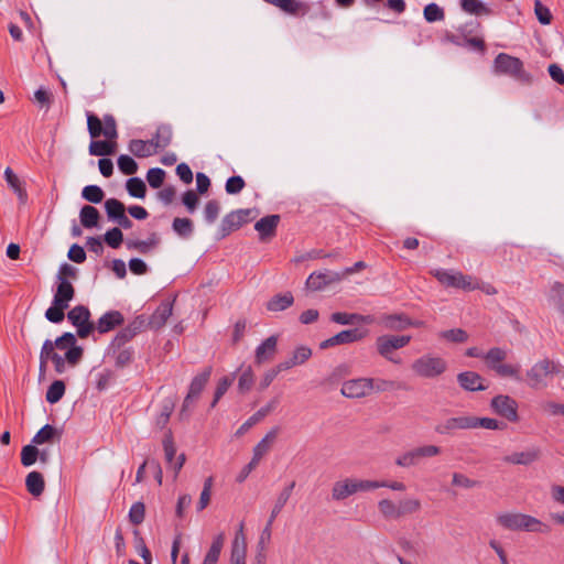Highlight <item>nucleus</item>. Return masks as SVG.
<instances>
[{"instance_id":"nucleus-22","label":"nucleus","mask_w":564,"mask_h":564,"mask_svg":"<svg viewBox=\"0 0 564 564\" xmlns=\"http://www.w3.org/2000/svg\"><path fill=\"white\" fill-rule=\"evenodd\" d=\"M376 349L378 354L386 360L395 365L402 364V359L394 355V351L398 349L394 348L393 344L390 341V338H388L386 335H381L376 339Z\"/></svg>"},{"instance_id":"nucleus-54","label":"nucleus","mask_w":564,"mask_h":564,"mask_svg":"<svg viewBox=\"0 0 564 564\" xmlns=\"http://www.w3.org/2000/svg\"><path fill=\"white\" fill-rule=\"evenodd\" d=\"M330 319L337 324L349 325L359 321H364V316L358 314L337 312L332 314Z\"/></svg>"},{"instance_id":"nucleus-40","label":"nucleus","mask_w":564,"mask_h":564,"mask_svg":"<svg viewBox=\"0 0 564 564\" xmlns=\"http://www.w3.org/2000/svg\"><path fill=\"white\" fill-rule=\"evenodd\" d=\"M116 143L111 141H91L89 153L96 156H105L115 153Z\"/></svg>"},{"instance_id":"nucleus-34","label":"nucleus","mask_w":564,"mask_h":564,"mask_svg":"<svg viewBox=\"0 0 564 564\" xmlns=\"http://www.w3.org/2000/svg\"><path fill=\"white\" fill-rule=\"evenodd\" d=\"M25 485L28 491L34 497H37L42 495V492L44 491L45 482L42 474H40L39 471H31L26 476Z\"/></svg>"},{"instance_id":"nucleus-25","label":"nucleus","mask_w":564,"mask_h":564,"mask_svg":"<svg viewBox=\"0 0 564 564\" xmlns=\"http://www.w3.org/2000/svg\"><path fill=\"white\" fill-rule=\"evenodd\" d=\"M279 429L274 427L270 430L265 436L253 447V458L261 460L264 455L269 453L273 443L276 440Z\"/></svg>"},{"instance_id":"nucleus-23","label":"nucleus","mask_w":564,"mask_h":564,"mask_svg":"<svg viewBox=\"0 0 564 564\" xmlns=\"http://www.w3.org/2000/svg\"><path fill=\"white\" fill-rule=\"evenodd\" d=\"M460 387L468 391H482L486 387L482 384V378L474 371H465L457 376Z\"/></svg>"},{"instance_id":"nucleus-5","label":"nucleus","mask_w":564,"mask_h":564,"mask_svg":"<svg viewBox=\"0 0 564 564\" xmlns=\"http://www.w3.org/2000/svg\"><path fill=\"white\" fill-rule=\"evenodd\" d=\"M431 273L445 288H455L464 291H474L480 288V283L475 276L464 274L460 271L434 269Z\"/></svg>"},{"instance_id":"nucleus-3","label":"nucleus","mask_w":564,"mask_h":564,"mask_svg":"<svg viewBox=\"0 0 564 564\" xmlns=\"http://www.w3.org/2000/svg\"><path fill=\"white\" fill-rule=\"evenodd\" d=\"M375 489H378L377 480L347 477L333 484L332 499L343 501L355 494L367 492Z\"/></svg>"},{"instance_id":"nucleus-31","label":"nucleus","mask_w":564,"mask_h":564,"mask_svg":"<svg viewBox=\"0 0 564 564\" xmlns=\"http://www.w3.org/2000/svg\"><path fill=\"white\" fill-rule=\"evenodd\" d=\"M122 322L123 317L119 312H108L99 318L97 328L100 333H107Z\"/></svg>"},{"instance_id":"nucleus-32","label":"nucleus","mask_w":564,"mask_h":564,"mask_svg":"<svg viewBox=\"0 0 564 564\" xmlns=\"http://www.w3.org/2000/svg\"><path fill=\"white\" fill-rule=\"evenodd\" d=\"M224 543L225 533L220 532L214 538L210 549L208 550L203 564H216L219 558Z\"/></svg>"},{"instance_id":"nucleus-14","label":"nucleus","mask_w":564,"mask_h":564,"mask_svg":"<svg viewBox=\"0 0 564 564\" xmlns=\"http://www.w3.org/2000/svg\"><path fill=\"white\" fill-rule=\"evenodd\" d=\"M541 456L542 451L539 446H530L505 456L503 462L510 465L530 466L539 462Z\"/></svg>"},{"instance_id":"nucleus-42","label":"nucleus","mask_w":564,"mask_h":564,"mask_svg":"<svg viewBox=\"0 0 564 564\" xmlns=\"http://www.w3.org/2000/svg\"><path fill=\"white\" fill-rule=\"evenodd\" d=\"M43 344H48L50 348L47 347V360H52L55 367V371L57 373H63L66 369V362L64 357L55 352L54 344L51 339H46Z\"/></svg>"},{"instance_id":"nucleus-6","label":"nucleus","mask_w":564,"mask_h":564,"mask_svg":"<svg viewBox=\"0 0 564 564\" xmlns=\"http://www.w3.org/2000/svg\"><path fill=\"white\" fill-rule=\"evenodd\" d=\"M558 372L557 365L549 359L535 362L525 373L528 386L533 390L545 389L553 375Z\"/></svg>"},{"instance_id":"nucleus-61","label":"nucleus","mask_w":564,"mask_h":564,"mask_svg":"<svg viewBox=\"0 0 564 564\" xmlns=\"http://www.w3.org/2000/svg\"><path fill=\"white\" fill-rule=\"evenodd\" d=\"M534 12L540 23L546 25L551 23L552 14L545 6L542 4L540 0H535L534 2Z\"/></svg>"},{"instance_id":"nucleus-56","label":"nucleus","mask_w":564,"mask_h":564,"mask_svg":"<svg viewBox=\"0 0 564 564\" xmlns=\"http://www.w3.org/2000/svg\"><path fill=\"white\" fill-rule=\"evenodd\" d=\"M87 127L93 139L102 134V120L93 113L87 115Z\"/></svg>"},{"instance_id":"nucleus-36","label":"nucleus","mask_w":564,"mask_h":564,"mask_svg":"<svg viewBox=\"0 0 564 564\" xmlns=\"http://www.w3.org/2000/svg\"><path fill=\"white\" fill-rule=\"evenodd\" d=\"M295 487V481H291L286 487L282 489V491L279 494L275 503L271 510L272 519H275L278 514L281 512V510L284 508L286 502L289 501L292 491Z\"/></svg>"},{"instance_id":"nucleus-12","label":"nucleus","mask_w":564,"mask_h":564,"mask_svg":"<svg viewBox=\"0 0 564 564\" xmlns=\"http://www.w3.org/2000/svg\"><path fill=\"white\" fill-rule=\"evenodd\" d=\"M344 280V274L335 271H315L306 280V288L312 291H321L332 284Z\"/></svg>"},{"instance_id":"nucleus-64","label":"nucleus","mask_w":564,"mask_h":564,"mask_svg":"<svg viewBox=\"0 0 564 564\" xmlns=\"http://www.w3.org/2000/svg\"><path fill=\"white\" fill-rule=\"evenodd\" d=\"M122 232L118 227H115L105 234V241L111 248H118L122 242Z\"/></svg>"},{"instance_id":"nucleus-58","label":"nucleus","mask_w":564,"mask_h":564,"mask_svg":"<svg viewBox=\"0 0 564 564\" xmlns=\"http://www.w3.org/2000/svg\"><path fill=\"white\" fill-rule=\"evenodd\" d=\"M66 308L67 307H64L61 304L58 305L53 303V305L46 310L45 317L52 323H61L65 317L64 311Z\"/></svg>"},{"instance_id":"nucleus-21","label":"nucleus","mask_w":564,"mask_h":564,"mask_svg":"<svg viewBox=\"0 0 564 564\" xmlns=\"http://www.w3.org/2000/svg\"><path fill=\"white\" fill-rule=\"evenodd\" d=\"M362 338V335L358 332V329H347L341 330L335 336L324 340L321 343V348L325 349L332 346L349 344L357 341Z\"/></svg>"},{"instance_id":"nucleus-28","label":"nucleus","mask_w":564,"mask_h":564,"mask_svg":"<svg viewBox=\"0 0 564 564\" xmlns=\"http://www.w3.org/2000/svg\"><path fill=\"white\" fill-rule=\"evenodd\" d=\"M294 302V297L291 292H285L283 294H276L272 299H270L265 307L270 312H281L289 308Z\"/></svg>"},{"instance_id":"nucleus-53","label":"nucleus","mask_w":564,"mask_h":564,"mask_svg":"<svg viewBox=\"0 0 564 564\" xmlns=\"http://www.w3.org/2000/svg\"><path fill=\"white\" fill-rule=\"evenodd\" d=\"M164 177L165 172L160 167L150 169L147 173V181L153 188H159L163 184Z\"/></svg>"},{"instance_id":"nucleus-47","label":"nucleus","mask_w":564,"mask_h":564,"mask_svg":"<svg viewBox=\"0 0 564 564\" xmlns=\"http://www.w3.org/2000/svg\"><path fill=\"white\" fill-rule=\"evenodd\" d=\"M423 14L424 19L430 23L442 21L445 18L444 10L436 3H430L425 6Z\"/></svg>"},{"instance_id":"nucleus-10","label":"nucleus","mask_w":564,"mask_h":564,"mask_svg":"<svg viewBox=\"0 0 564 564\" xmlns=\"http://www.w3.org/2000/svg\"><path fill=\"white\" fill-rule=\"evenodd\" d=\"M492 410L510 422H518V402L509 395L499 394L491 400Z\"/></svg>"},{"instance_id":"nucleus-17","label":"nucleus","mask_w":564,"mask_h":564,"mask_svg":"<svg viewBox=\"0 0 564 564\" xmlns=\"http://www.w3.org/2000/svg\"><path fill=\"white\" fill-rule=\"evenodd\" d=\"M278 398L269 401L264 406L259 409L254 414H252L237 431V435H242L246 433L251 426L262 421L267 415H269L278 405Z\"/></svg>"},{"instance_id":"nucleus-30","label":"nucleus","mask_w":564,"mask_h":564,"mask_svg":"<svg viewBox=\"0 0 564 564\" xmlns=\"http://www.w3.org/2000/svg\"><path fill=\"white\" fill-rule=\"evenodd\" d=\"M61 438V432L50 425H44L32 438V443L35 445H42L44 443H51L54 441H59Z\"/></svg>"},{"instance_id":"nucleus-46","label":"nucleus","mask_w":564,"mask_h":564,"mask_svg":"<svg viewBox=\"0 0 564 564\" xmlns=\"http://www.w3.org/2000/svg\"><path fill=\"white\" fill-rule=\"evenodd\" d=\"M82 196L89 203L98 204L104 199V191L97 185H87L83 188Z\"/></svg>"},{"instance_id":"nucleus-1","label":"nucleus","mask_w":564,"mask_h":564,"mask_svg":"<svg viewBox=\"0 0 564 564\" xmlns=\"http://www.w3.org/2000/svg\"><path fill=\"white\" fill-rule=\"evenodd\" d=\"M380 517L386 521H399L404 518L419 514L423 509V502L420 498L408 496L393 500L382 498L377 503Z\"/></svg>"},{"instance_id":"nucleus-62","label":"nucleus","mask_w":564,"mask_h":564,"mask_svg":"<svg viewBox=\"0 0 564 564\" xmlns=\"http://www.w3.org/2000/svg\"><path fill=\"white\" fill-rule=\"evenodd\" d=\"M220 212V205L217 200H209L204 208V216L207 223L213 224Z\"/></svg>"},{"instance_id":"nucleus-13","label":"nucleus","mask_w":564,"mask_h":564,"mask_svg":"<svg viewBox=\"0 0 564 564\" xmlns=\"http://www.w3.org/2000/svg\"><path fill=\"white\" fill-rule=\"evenodd\" d=\"M460 430H471L470 414L447 417L434 429L435 433L443 436H452Z\"/></svg>"},{"instance_id":"nucleus-55","label":"nucleus","mask_w":564,"mask_h":564,"mask_svg":"<svg viewBox=\"0 0 564 564\" xmlns=\"http://www.w3.org/2000/svg\"><path fill=\"white\" fill-rule=\"evenodd\" d=\"M102 135L110 140L116 139L118 135L116 120L110 115L105 116L102 119Z\"/></svg>"},{"instance_id":"nucleus-9","label":"nucleus","mask_w":564,"mask_h":564,"mask_svg":"<svg viewBox=\"0 0 564 564\" xmlns=\"http://www.w3.org/2000/svg\"><path fill=\"white\" fill-rule=\"evenodd\" d=\"M375 390V380L371 378L350 379L343 383L340 392L349 399L368 397Z\"/></svg>"},{"instance_id":"nucleus-16","label":"nucleus","mask_w":564,"mask_h":564,"mask_svg":"<svg viewBox=\"0 0 564 564\" xmlns=\"http://www.w3.org/2000/svg\"><path fill=\"white\" fill-rule=\"evenodd\" d=\"M252 214V209H238L228 214L221 223L224 235L226 236L230 231L238 229L240 226L246 224Z\"/></svg>"},{"instance_id":"nucleus-44","label":"nucleus","mask_w":564,"mask_h":564,"mask_svg":"<svg viewBox=\"0 0 564 564\" xmlns=\"http://www.w3.org/2000/svg\"><path fill=\"white\" fill-rule=\"evenodd\" d=\"M471 430L486 429V430H500L501 424L491 417H478L470 415Z\"/></svg>"},{"instance_id":"nucleus-7","label":"nucleus","mask_w":564,"mask_h":564,"mask_svg":"<svg viewBox=\"0 0 564 564\" xmlns=\"http://www.w3.org/2000/svg\"><path fill=\"white\" fill-rule=\"evenodd\" d=\"M494 72L498 75L513 77L521 83H530L531 76L524 70L520 58L499 53L494 61Z\"/></svg>"},{"instance_id":"nucleus-2","label":"nucleus","mask_w":564,"mask_h":564,"mask_svg":"<svg viewBox=\"0 0 564 564\" xmlns=\"http://www.w3.org/2000/svg\"><path fill=\"white\" fill-rule=\"evenodd\" d=\"M497 523L506 530L531 533H547L550 527L535 517L521 512H501L496 517Z\"/></svg>"},{"instance_id":"nucleus-48","label":"nucleus","mask_w":564,"mask_h":564,"mask_svg":"<svg viewBox=\"0 0 564 564\" xmlns=\"http://www.w3.org/2000/svg\"><path fill=\"white\" fill-rule=\"evenodd\" d=\"M118 167L126 175H132L138 171L137 162L129 155L122 154L118 158Z\"/></svg>"},{"instance_id":"nucleus-39","label":"nucleus","mask_w":564,"mask_h":564,"mask_svg":"<svg viewBox=\"0 0 564 564\" xmlns=\"http://www.w3.org/2000/svg\"><path fill=\"white\" fill-rule=\"evenodd\" d=\"M105 209L108 218L115 223L126 213L124 204L116 198L107 199Z\"/></svg>"},{"instance_id":"nucleus-57","label":"nucleus","mask_w":564,"mask_h":564,"mask_svg":"<svg viewBox=\"0 0 564 564\" xmlns=\"http://www.w3.org/2000/svg\"><path fill=\"white\" fill-rule=\"evenodd\" d=\"M232 382H234V377H224L223 379L219 380L216 391H215L214 400L210 404L212 408L216 406L217 402L227 392V390L232 384Z\"/></svg>"},{"instance_id":"nucleus-49","label":"nucleus","mask_w":564,"mask_h":564,"mask_svg":"<svg viewBox=\"0 0 564 564\" xmlns=\"http://www.w3.org/2000/svg\"><path fill=\"white\" fill-rule=\"evenodd\" d=\"M452 485L458 488L471 489L477 487L479 482L477 480L470 479L462 473H454L452 475Z\"/></svg>"},{"instance_id":"nucleus-18","label":"nucleus","mask_w":564,"mask_h":564,"mask_svg":"<svg viewBox=\"0 0 564 564\" xmlns=\"http://www.w3.org/2000/svg\"><path fill=\"white\" fill-rule=\"evenodd\" d=\"M278 337L270 336L256 349L254 359L257 364H263L273 359L276 352Z\"/></svg>"},{"instance_id":"nucleus-27","label":"nucleus","mask_w":564,"mask_h":564,"mask_svg":"<svg viewBox=\"0 0 564 564\" xmlns=\"http://www.w3.org/2000/svg\"><path fill=\"white\" fill-rule=\"evenodd\" d=\"M160 242L156 234H152L147 240L128 239L126 246L130 250H137L140 253H148L154 249Z\"/></svg>"},{"instance_id":"nucleus-50","label":"nucleus","mask_w":564,"mask_h":564,"mask_svg":"<svg viewBox=\"0 0 564 564\" xmlns=\"http://www.w3.org/2000/svg\"><path fill=\"white\" fill-rule=\"evenodd\" d=\"M549 299L558 307L564 305V284L555 282L552 284L549 293Z\"/></svg>"},{"instance_id":"nucleus-24","label":"nucleus","mask_w":564,"mask_h":564,"mask_svg":"<svg viewBox=\"0 0 564 564\" xmlns=\"http://www.w3.org/2000/svg\"><path fill=\"white\" fill-rule=\"evenodd\" d=\"M74 295L75 289L73 284L68 280H62V282L58 283L54 295V304H61L68 308L69 302L73 300Z\"/></svg>"},{"instance_id":"nucleus-43","label":"nucleus","mask_w":564,"mask_h":564,"mask_svg":"<svg viewBox=\"0 0 564 564\" xmlns=\"http://www.w3.org/2000/svg\"><path fill=\"white\" fill-rule=\"evenodd\" d=\"M65 393V383L62 380L54 381L46 391V401L51 404L57 403Z\"/></svg>"},{"instance_id":"nucleus-11","label":"nucleus","mask_w":564,"mask_h":564,"mask_svg":"<svg viewBox=\"0 0 564 564\" xmlns=\"http://www.w3.org/2000/svg\"><path fill=\"white\" fill-rule=\"evenodd\" d=\"M89 310L83 305L75 306L67 314L69 322L77 327V335L80 338L87 337L94 329V325L89 322Z\"/></svg>"},{"instance_id":"nucleus-35","label":"nucleus","mask_w":564,"mask_h":564,"mask_svg":"<svg viewBox=\"0 0 564 564\" xmlns=\"http://www.w3.org/2000/svg\"><path fill=\"white\" fill-rule=\"evenodd\" d=\"M80 223L85 228L96 227L99 220V212L97 208L85 205L79 213Z\"/></svg>"},{"instance_id":"nucleus-41","label":"nucleus","mask_w":564,"mask_h":564,"mask_svg":"<svg viewBox=\"0 0 564 564\" xmlns=\"http://www.w3.org/2000/svg\"><path fill=\"white\" fill-rule=\"evenodd\" d=\"M128 193L135 198H144L147 193L145 183L139 177H131L126 183Z\"/></svg>"},{"instance_id":"nucleus-63","label":"nucleus","mask_w":564,"mask_h":564,"mask_svg":"<svg viewBox=\"0 0 564 564\" xmlns=\"http://www.w3.org/2000/svg\"><path fill=\"white\" fill-rule=\"evenodd\" d=\"M311 356L312 350L308 347L300 346L292 352L291 359L293 360L295 366H300L307 361Z\"/></svg>"},{"instance_id":"nucleus-51","label":"nucleus","mask_w":564,"mask_h":564,"mask_svg":"<svg viewBox=\"0 0 564 564\" xmlns=\"http://www.w3.org/2000/svg\"><path fill=\"white\" fill-rule=\"evenodd\" d=\"M37 456L39 449L36 448L35 444L25 445L21 452V463L23 466H31L36 462Z\"/></svg>"},{"instance_id":"nucleus-20","label":"nucleus","mask_w":564,"mask_h":564,"mask_svg":"<svg viewBox=\"0 0 564 564\" xmlns=\"http://www.w3.org/2000/svg\"><path fill=\"white\" fill-rule=\"evenodd\" d=\"M380 324L390 330H404L411 327V318L405 314H386L380 317Z\"/></svg>"},{"instance_id":"nucleus-59","label":"nucleus","mask_w":564,"mask_h":564,"mask_svg":"<svg viewBox=\"0 0 564 564\" xmlns=\"http://www.w3.org/2000/svg\"><path fill=\"white\" fill-rule=\"evenodd\" d=\"M441 337L454 343H464L468 339L467 333L462 328H454L441 333Z\"/></svg>"},{"instance_id":"nucleus-19","label":"nucleus","mask_w":564,"mask_h":564,"mask_svg":"<svg viewBox=\"0 0 564 564\" xmlns=\"http://www.w3.org/2000/svg\"><path fill=\"white\" fill-rule=\"evenodd\" d=\"M279 221V215H269L256 223L254 229L260 234V239L262 241L270 239L275 235Z\"/></svg>"},{"instance_id":"nucleus-29","label":"nucleus","mask_w":564,"mask_h":564,"mask_svg":"<svg viewBox=\"0 0 564 564\" xmlns=\"http://www.w3.org/2000/svg\"><path fill=\"white\" fill-rule=\"evenodd\" d=\"M129 151L137 158H148L156 153L151 140L134 139L129 142Z\"/></svg>"},{"instance_id":"nucleus-60","label":"nucleus","mask_w":564,"mask_h":564,"mask_svg":"<svg viewBox=\"0 0 564 564\" xmlns=\"http://www.w3.org/2000/svg\"><path fill=\"white\" fill-rule=\"evenodd\" d=\"M145 516V507L142 502H135L132 505L129 511V519L133 524H140L143 522Z\"/></svg>"},{"instance_id":"nucleus-15","label":"nucleus","mask_w":564,"mask_h":564,"mask_svg":"<svg viewBox=\"0 0 564 564\" xmlns=\"http://www.w3.org/2000/svg\"><path fill=\"white\" fill-rule=\"evenodd\" d=\"M212 375V368H205L200 373L195 376L189 384L188 393L184 399L182 411L186 410L193 404L200 395L202 391L209 381Z\"/></svg>"},{"instance_id":"nucleus-52","label":"nucleus","mask_w":564,"mask_h":564,"mask_svg":"<svg viewBox=\"0 0 564 564\" xmlns=\"http://www.w3.org/2000/svg\"><path fill=\"white\" fill-rule=\"evenodd\" d=\"M173 229L182 237H188L193 231V223L188 218H175Z\"/></svg>"},{"instance_id":"nucleus-4","label":"nucleus","mask_w":564,"mask_h":564,"mask_svg":"<svg viewBox=\"0 0 564 564\" xmlns=\"http://www.w3.org/2000/svg\"><path fill=\"white\" fill-rule=\"evenodd\" d=\"M413 375L421 379H435L447 370L444 358L433 354H425L411 364Z\"/></svg>"},{"instance_id":"nucleus-8","label":"nucleus","mask_w":564,"mask_h":564,"mask_svg":"<svg viewBox=\"0 0 564 564\" xmlns=\"http://www.w3.org/2000/svg\"><path fill=\"white\" fill-rule=\"evenodd\" d=\"M442 449L437 445L425 444L413 447L402 454H400L394 464L401 468H411L416 466L421 459L438 456Z\"/></svg>"},{"instance_id":"nucleus-38","label":"nucleus","mask_w":564,"mask_h":564,"mask_svg":"<svg viewBox=\"0 0 564 564\" xmlns=\"http://www.w3.org/2000/svg\"><path fill=\"white\" fill-rule=\"evenodd\" d=\"M462 9L470 14L475 15H488L491 10L480 0H462Z\"/></svg>"},{"instance_id":"nucleus-45","label":"nucleus","mask_w":564,"mask_h":564,"mask_svg":"<svg viewBox=\"0 0 564 564\" xmlns=\"http://www.w3.org/2000/svg\"><path fill=\"white\" fill-rule=\"evenodd\" d=\"M540 409L547 416H564V403L544 400L540 403Z\"/></svg>"},{"instance_id":"nucleus-26","label":"nucleus","mask_w":564,"mask_h":564,"mask_svg":"<svg viewBox=\"0 0 564 564\" xmlns=\"http://www.w3.org/2000/svg\"><path fill=\"white\" fill-rule=\"evenodd\" d=\"M173 313V305L171 303L161 304L149 319L151 328L159 329L165 325L167 319Z\"/></svg>"},{"instance_id":"nucleus-37","label":"nucleus","mask_w":564,"mask_h":564,"mask_svg":"<svg viewBox=\"0 0 564 564\" xmlns=\"http://www.w3.org/2000/svg\"><path fill=\"white\" fill-rule=\"evenodd\" d=\"M507 358V351L502 348H491L487 354L484 355V359L488 368L496 370L503 360Z\"/></svg>"},{"instance_id":"nucleus-33","label":"nucleus","mask_w":564,"mask_h":564,"mask_svg":"<svg viewBox=\"0 0 564 564\" xmlns=\"http://www.w3.org/2000/svg\"><path fill=\"white\" fill-rule=\"evenodd\" d=\"M172 140V129L170 126L162 124L156 129L151 142L155 150L166 148Z\"/></svg>"}]
</instances>
